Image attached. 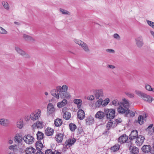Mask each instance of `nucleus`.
I'll return each instance as SVG.
<instances>
[{
    "instance_id": "obj_25",
    "label": "nucleus",
    "mask_w": 154,
    "mask_h": 154,
    "mask_svg": "<svg viewBox=\"0 0 154 154\" xmlns=\"http://www.w3.org/2000/svg\"><path fill=\"white\" fill-rule=\"evenodd\" d=\"M80 46L86 52L89 53L90 52V50L88 45L84 42H83Z\"/></svg>"
},
{
    "instance_id": "obj_10",
    "label": "nucleus",
    "mask_w": 154,
    "mask_h": 154,
    "mask_svg": "<svg viewBox=\"0 0 154 154\" xmlns=\"http://www.w3.org/2000/svg\"><path fill=\"white\" fill-rule=\"evenodd\" d=\"M64 137V133L63 132H57L55 137L56 141L58 143H61L63 141Z\"/></svg>"
},
{
    "instance_id": "obj_8",
    "label": "nucleus",
    "mask_w": 154,
    "mask_h": 154,
    "mask_svg": "<svg viewBox=\"0 0 154 154\" xmlns=\"http://www.w3.org/2000/svg\"><path fill=\"white\" fill-rule=\"evenodd\" d=\"M23 139L25 142L28 144H32L34 141L33 137L30 134H27L23 137Z\"/></svg>"
},
{
    "instance_id": "obj_19",
    "label": "nucleus",
    "mask_w": 154,
    "mask_h": 154,
    "mask_svg": "<svg viewBox=\"0 0 154 154\" xmlns=\"http://www.w3.org/2000/svg\"><path fill=\"white\" fill-rule=\"evenodd\" d=\"M77 117L80 120L83 119L85 117L84 112L82 109L79 110L77 112Z\"/></svg>"
},
{
    "instance_id": "obj_64",
    "label": "nucleus",
    "mask_w": 154,
    "mask_h": 154,
    "mask_svg": "<svg viewBox=\"0 0 154 154\" xmlns=\"http://www.w3.org/2000/svg\"><path fill=\"white\" fill-rule=\"evenodd\" d=\"M8 143L9 144H11L13 143V140H9Z\"/></svg>"
},
{
    "instance_id": "obj_5",
    "label": "nucleus",
    "mask_w": 154,
    "mask_h": 154,
    "mask_svg": "<svg viewBox=\"0 0 154 154\" xmlns=\"http://www.w3.org/2000/svg\"><path fill=\"white\" fill-rule=\"evenodd\" d=\"M128 143V146L129 147V149L131 154H137L139 151L138 148L135 146H132V143L129 141Z\"/></svg>"
},
{
    "instance_id": "obj_37",
    "label": "nucleus",
    "mask_w": 154,
    "mask_h": 154,
    "mask_svg": "<svg viewBox=\"0 0 154 154\" xmlns=\"http://www.w3.org/2000/svg\"><path fill=\"white\" fill-rule=\"evenodd\" d=\"M103 100L100 98L99 99L96 103V107H99L102 105L103 106Z\"/></svg>"
},
{
    "instance_id": "obj_36",
    "label": "nucleus",
    "mask_w": 154,
    "mask_h": 154,
    "mask_svg": "<svg viewBox=\"0 0 154 154\" xmlns=\"http://www.w3.org/2000/svg\"><path fill=\"white\" fill-rule=\"evenodd\" d=\"M69 127L70 130L72 131H74L76 128L75 125L73 123H70L69 125Z\"/></svg>"
},
{
    "instance_id": "obj_44",
    "label": "nucleus",
    "mask_w": 154,
    "mask_h": 154,
    "mask_svg": "<svg viewBox=\"0 0 154 154\" xmlns=\"http://www.w3.org/2000/svg\"><path fill=\"white\" fill-rule=\"evenodd\" d=\"M122 122V120L120 118H118L117 119H115V123H114L115 124V126H117V125L120 123H121Z\"/></svg>"
},
{
    "instance_id": "obj_34",
    "label": "nucleus",
    "mask_w": 154,
    "mask_h": 154,
    "mask_svg": "<svg viewBox=\"0 0 154 154\" xmlns=\"http://www.w3.org/2000/svg\"><path fill=\"white\" fill-rule=\"evenodd\" d=\"M113 124V122L111 120L109 121L106 124V128L107 130L106 131V133H109V130L112 127V125Z\"/></svg>"
},
{
    "instance_id": "obj_27",
    "label": "nucleus",
    "mask_w": 154,
    "mask_h": 154,
    "mask_svg": "<svg viewBox=\"0 0 154 154\" xmlns=\"http://www.w3.org/2000/svg\"><path fill=\"white\" fill-rule=\"evenodd\" d=\"M120 148V145L118 144H116L110 147V149L113 152H115L119 150Z\"/></svg>"
},
{
    "instance_id": "obj_49",
    "label": "nucleus",
    "mask_w": 154,
    "mask_h": 154,
    "mask_svg": "<svg viewBox=\"0 0 154 154\" xmlns=\"http://www.w3.org/2000/svg\"><path fill=\"white\" fill-rule=\"evenodd\" d=\"M0 33L5 34L7 33V32L3 28L0 26Z\"/></svg>"
},
{
    "instance_id": "obj_55",
    "label": "nucleus",
    "mask_w": 154,
    "mask_h": 154,
    "mask_svg": "<svg viewBox=\"0 0 154 154\" xmlns=\"http://www.w3.org/2000/svg\"><path fill=\"white\" fill-rule=\"evenodd\" d=\"M87 99L90 100H93L94 99V97L93 95L87 97Z\"/></svg>"
},
{
    "instance_id": "obj_57",
    "label": "nucleus",
    "mask_w": 154,
    "mask_h": 154,
    "mask_svg": "<svg viewBox=\"0 0 154 154\" xmlns=\"http://www.w3.org/2000/svg\"><path fill=\"white\" fill-rule=\"evenodd\" d=\"M108 67L111 69H113L115 68V67L112 65H108Z\"/></svg>"
},
{
    "instance_id": "obj_1",
    "label": "nucleus",
    "mask_w": 154,
    "mask_h": 154,
    "mask_svg": "<svg viewBox=\"0 0 154 154\" xmlns=\"http://www.w3.org/2000/svg\"><path fill=\"white\" fill-rule=\"evenodd\" d=\"M68 88L66 85H63L62 87L58 86L55 89H54L51 91V94L54 97L58 99L60 96L61 98L67 97L66 92Z\"/></svg>"
},
{
    "instance_id": "obj_61",
    "label": "nucleus",
    "mask_w": 154,
    "mask_h": 154,
    "mask_svg": "<svg viewBox=\"0 0 154 154\" xmlns=\"http://www.w3.org/2000/svg\"><path fill=\"white\" fill-rule=\"evenodd\" d=\"M29 117H28V116L27 117H26L25 118V120L26 121H28L29 120Z\"/></svg>"
},
{
    "instance_id": "obj_14",
    "label": "nucleus",
    "mask_w": 154,
    "mask_h": 154,
    "mask_svg": "<svg viewBox=\"0 0 154 154\" xmlns=\"http://www.w3.org/2000/svg\"><path fill=\"white\" fill-rule=\"evenodd\" d=\"M55 111L53 105L51 103H49L47 107V113L48 115L53 114Z\"/></svg>"
},
{
    "instance_id": "obj_13",
    "label": "nucleus",
    "mask_w": 154,
    "mask_h": 154,
    "mask_svg": "<svg viewBox=\"0 0 154 154\" xmlns=\"http://www.w3.org/2000/svg\"><path fill=\"white\" fill-rule=\"evenodd\" d=\"M76 139L75 138L69 139L66 141L64 146L67 148H68L73 145L75 142Z\"/></svg>"
},
{
    "instance_id": "obj_33",
    "label": "nucleus",
    "mask_w": 154,
    "mask_h": 154,
    "mask_svg": "<svg viewBox=\"0 0 154 154\" xmlns=\"http://www.w3.org/2000/svg\"><path fill=\"white\" fill-rule=\"evenodd\" d=\"M37 139L38 141H40L43 138L44 134L42 132L38 131L36 134Z\"/></svg>"
},
{
    "instance_id": "obj_56",
    "label": "nucleus",
    "mask_w": 154,
    "mask_h": 154,
    "mask_svg": "<svg viewBox=\"0 0 154 154\" xmlns=\"http://www.w3.org/2000/svg\"><path fill=\"white\" fill-rule=\"evenodd\" d=\"M106 51L109 53H114L115 52L114 50L111 49H107L106 50Z\"/></svg>"
},
{
    "instance_id": "obj_21",
    "label": "nucleus",
    "mask_w": 154,
    "mask_h": 154,
    "mask_svg": "<svg viewBox=\"0 0 154 154\" xmlns=\"http://www.w3.org/2000/svg\"><path fill=\"white\" fill-rule=\"evenodd\" d=\"M105 113L103 112L100 111L97 112L95 115V117L99 119H103L105 116Z\"/></svg>"
},
{
    "instance_id": "obj_11",
    "label": "nucleus",
    "mask_w": 154,
    "mask_h": 154,
    "mask_svg": "<svg viewBox=\"0 0 154 154\" xmlns=\"http://www.w3.org/2000/svg\"><path fill=\"white\" fill-rule=\"evenodd\" d=\"M145 139V137L141 135H139L135 139H136L135 143L138 146L142 145Z\"/></svg>"
},
{
    "instance_id": "obj_59",
    "label": "nucleus",
    "mask_w": 154,
    "mask_h": 154,
    "mask_svg": "<svg viewBox=\"0 0 154 154\" xmlns=\"http://www.w3.org/2000/svg\"><path fill=\"white\" fill-rule=\"evenodd\" d=\"M153 126V125L152 124L150 125L147 128V129H149L150 128H151Z\"/></svg>"
},
{
    "instance_id": "obj_35",
    "label": "nucleus",
    "mask_w": 154,
    "mask_h": 154,
    "mask_svg": "<svg viewBox=\"0 0 154 154\" xmlns=\"http://www.w3.org/2000/svg\"><path fill=\"white\" fill-rule=\"evenodd\" d=\"M86 122L87 125H90L94 122V119L92 117L88 118L86 120Z\"/></svg>"
},
{
    "instance_id": "obj_62",
    "label": "nucleus",
    "mask_w": 154,
    "mask_h": 154,
    "mask_svg": "<svg viewBox=\"0 0 154 154\" xmlns=\"http://www.w3.org/2000/svg\"><path fill=\"white\" fill-rule=\"evenodd\" d=\"M150 32L151 34L152 35L153 38H154V32L152 31H151Z\"/></svg>"
},
{
    "instance_id": "obj_12",
    "label": "nucleus",
    "mask_w": 154,
    "mask_h": 154,
    "mask_svg": "<svg viewBox=\"0 0 154 154\" xmlns=\"http://www.w3.org/2000/svg\"><path fill=\"white\" fill-rule=\"evenodd\" d=\"M138 136L137 131L134 130L132 131L129 136V139L130 140L129 141H131V140L135 139Z\"/></svg>"
},
{
    "instance_id": "obj_51",
    "label": "nucleus",
    "mask_w": 154,
    "mask_h": 154,
    "mask_svg": "<svg viewBox=\"0 0 154 154\" xmlns=\"http://www.w3.org/2000/svg\"><path fill=\"white\" fill-rule=\"evenodd\" d=\"M82 101L80 99H76L74 100V103L75 104L79 105L81 103H82Z\"/></svg>"
},
{
    "instance_id": "obj_40",
    "label": "nucleus",
    "mask_w": 154,
    "mask_h": 154,
    "mask_svg": "<svg viewBox=\"0 0 154 154\" xmlns=\"http://www.w3.org/2000/svg\"><path fill=\"white\" fill-rule=\"evenodd\" d=\"M52 151L51 149H48L45 152V154H56L57 151L54 150Z\"/></svg>"
},
{
    "instance_id": "obj_30",
    "label": "nucleus",
    "mask_w": 154,
    "mask_h": 154,
    "mask_svg": "<svg viewBox=\"0 0 154 154\" xmlns=\"http://www.w3.org/2000/svg\"><path fill=\"white\" fill-rule=\"evenodd\" d=\"M103 95V91L101 90L96 91L95 94V97L97 99H99L100 97L102 96Z\"/></svg>"
},
{
    "instance_id": "obj_43",
    "label": "nucleus",
    "mask_w": 154,
    "mask_h": 154,
    "mask_svg": "<svg viewBox=\"0 0 154 154\" xmlns=\"http://www.w3.org/2000/svg\"><path fill=\"white\" fill-rule=\"evenodd\" d=\"M60 12H62V14H66V15H69V12L68 11L62 8H60Z\"/></svg>"
},
{
    "instance_id": "obj_54",
    "label": "nucleus",
    "mask_w": 154,
    "mask_h": 154,
    "mask_svg": "<svg viewBox=\"0 0 154 154\" xmlns=\"http://www.w3.org/2000/svg\"><path fill=\"white\" fill-rule=\"evenodd\" d=\"M128 110L129 111V114H130V117H133L135 116V113L132 111H130V110L128 108Z\"/></svg>"
},
{
    "instance_id": "obj_15",
    "label": "nucleus",
    "mask_w": 154,
    "mask_h": 154,
    "mask_svg": "<svg viewBox=\"0 0 154 154\" xmlns=\"http://www.w3.org/2000/svg\"><path fill=\"white\" fill-rule=\"evenodd\" d=\"M136 43L137 46L139 48L142 47L143 44V38L140 36L135 39Z\"/></svg>"
},
{
    "instance_id": "obj_52",
    "label": "nucleus",
    "mask_w": 154,
    "mask_h": 154,
    "mask_svg": "<svg viewBox=\"0 0 154 154\" xmlns=\"http://www.w3.org/2000/svg\"><path fill=\"white\" fill-rule=\"evenodd\" d=\"M113 37L115 39L118 40H119L120 39V36L117 33L114 34L113 35Z\"/></svg>"
},
{
    "instance_id": "obj_26",
    "label": "nucleus",
    "mask_w": 154,
    "mask_h": 154,
    "mask_svg": "<svg viewBox=\"0 0 154 154\" xmlns=\"http://www.w3.org/2000/svg\"><path fill=\"white\" fill-rule=\"evenodd\" d=\"M36 148L38 150H41L43 147V146L40 141H38L35 143Z\"/></svg>"
},
{
    "instance_id": "obj_46",
    "label": "nucleus",
    "mask_w": 154,
    "mask_h": 154,
    "mask_svg": "<svg viewBox=\"0 0 154 154\" xmlns=\"http://www.w3.org/2000/svg\"><path fill=\"white\" fill-rule=\"evenodd\" d=\"M112 104L115 106H119V102L117 99L114 100L112 101Z\"/></svg>"
},
{
    "instance_id": "obj_42",
    "label": "nucleus",
    "mask_w": 154,
    "mask_h": 154,
    "mask_svg": "<svg viewBox=\"0 0 154 154\" xmlns=\"http://www.w3.org/2000/svg\"><path fill=\"white\" fill-rule=\"evenodd\" d=\"M110 100L109 98H107L105 99L104 101L103 100V106H106L109 102Z\"/></svg>"
},
{
    "instance_id": "obj_9",
    "label": "nucleus",
    "mask_w": 154,
    "mask_h": 154,
    "mask_svg": "<svg viewBox=\"0 0 154 154\" xmlns=\"http://www.w3.org/2000/svg\"><path fill=\"white\" fill-rule=\"evenodd\" d=\"M128 136H127L125 134H124L118 138V142L121 143H126L128 144V143L129 141L128 140Z\"/></svg>"
},
{
    "instance_id": "obj_6",
    "label": "nucleus",
    "mask_w": 154,
    "mask_h": 154,
    "mask_svg": "<svg viewBox=\"0 0 154 154\" xmlns=\"http://www.w3.org/2000/svg\"><path fill=\"white\" fill-rule=\"evenodd\" d=\"M128 108H125L122 106H119L117 108V110L119 113L123 114L125 113V116H128L129 114V111L128 110Z\"/></svg>"
},
{
    "instance_id": "obj_3",
    "label": "nucleus",
    "mask_w": 154,
    "mask_h": 154,
    "mask_svg": "<svg viewBox=\"0 0 154 154\" xmlns=\"http://www.w3.org/2000/svg\"><path fill=\"white\" fill-rule=\"evenodd\" d=\"M104 112L107 119H112L115 116V111L114 109H106L104 110Z\"/></svg>"
},
{
    "instance_id": "obj_60",
    "label": "nucleus",
    "mask_w": 154,
    "mask_h": 154,
    "mask_svg": "<svg viewBox=\"0 0 154 154\" xmlns=\"http://www.w3.org/2000/svg\"><path fill=\"white\" fill-rule=\"evenodd\" d=\"M83 132V131L82 129H80V130H79L78 133L79 134H81Z\"/></svg>"
},
{
    "instance_id": "obj_58",
    "label": "nucleus",
    "mask_w": 154,
    "mask_h": 154,
    "mask_svg": "<svg viewBox=\"0 0 154 154\" xmlns=\"http://www.w3.org/2000/svg\"><path fill=\"white\" fill-rule=\"evenodd\" d=\"M35 154H44V153L42 152L41 150H38Z\"/></svg>"
},
{
    "instance_id": "obj_18",
    "label": "nucleus",
    "mask_w": 154,
    "mask_h": 154,
    "mask_svg": "<svg viewBox=\"0 0 154 154\" xmlns=\"http://www.w3.org/2000/svg\"><path fill=\"white\" fill-rule=\"evenodd\" d=\"M25 152L26 154H34L35 149L32 147H29L26 148Z\"/></svg>"
},
{
    "instance_id": "obj_7",
    "label": "nucleus",
    "mask_w": 154,
    "mask_h": 154,
    "mask_svg": "<svg viewBox=\"0 0 154 154\" xmlns=\"http://www.w3.org/2000/svg\"><path fill=\"white\" fill-rule=\"evenodd\" d=\"M15 49L16 51L19 54L23 57L24 58H29L30 57V56L29 54L19 47H15Z\"/></svg>"
},
{
    "instance_id": "obj_2",
    "label": "nucleus",
    "mask_w": 154,
    "mask_h": 154,
    "mask_svg": "<svg viewBox=\"0 0 154 154\" xmlns=\"http://www.w3.org/2000/svg\"><path fill=\"white\" fill-rule=\"evenodd\" d=\"M135 92L144 101L151 103L154 100V99L150 96L138 90H135Z\"/></svg>"
},
{
    "instance_id": "obj_24",
    "label": "nucleus",
    "mask_w": 154,
    "mask_h": 154,
    "mask_svg": "<svg viewBox=\"0 0 154 154\" xmlns=\"http://www.w3.org/2000/svg\"><path fill=\"white\" fill-rule=\"evenodd\" d=\"M67 103V100L64 99L61 102L58 103H57V106L59 108H61L66 105Z\"/></svg>"
},
{
    "instance_id": "obj_39",
    "label": "nucleus",
    "mask_w": 154,
    "mask_h": 154,
    "mask_svg": "<svg viewBox=\"0 0 154 154\" xmlns=\"http://www.w3.org/2000/svg\"><path fill=\"white\" fill-rule=\"evenodd\" d=\"M2 5H3V6L4 8L8 10L9 8V6L8 4V3L6 2L3 1L2 3Z\"/></svg>"
},
{
    "instance_id": "obj_20",
    "label": "nucleus",
    "mask_w": 154,
    "mask_h": 154,
    "mask_svg": "<svg viewBox=\"0 0 154 154\" xmlns=\"http://www.w3.org/2000/svg\"><path fill=\"white\" fill-rule=\"evenodd\" d=\"M141 149L144 152L148 153L151 150V147L149 145H144L142 146Z\"/></svg>"
},
{
    "instance_id": "obj_17",
    "label": "nucleus",
    "mask_w": 154,
    "mask_h": 154,
    "mask_svg": "<svg viewBox=\"0 0 154 154\" xmlns=\"http://www.w3.org/2000/svg\"><path fill=\"white\" fill-rule=\"evenodd\" d=\"M10 123L9 120L5 119H0V125L4 126H8Z\"/></svg>"
},
{
    "instance_id": "obj_47",
    "label": "nucleus",
    "mask_w": 154,
    "mask_h": 154,
    "mask_svg": "<svg viewBox=\"0 0 154 154\" xmlns=\"http://www.w3.org/2000/svg\"><path fill=\"white\" fill-rule=\"evenodd\" d=\"M15 147H17L15 145H13L9 146V148L10 149L13 150L14 152H16L17 151V148H15Z\"/></svg>"
},
{
    "instance_id": "obj_22",
    "label": "nucleus",
    "mask_w": 154,
    "mask_h": 154,
    "mask_svg": "<svg viewBox=\"0 0 154 154\" xmlns=\"http://www.w3.org/2000/svg\"><path fill=\"white\" fill-rule=\"evenodd\" d=\"M43 123L42 122L38 121L36 122V123H34L32 125V127L33 128H35V127H36L37 128L39 129L43 128Z\"/></svg>"
},
{
    "instance_id": "obj_29",
    "label": "nucleus",
    "mask_w": 154,
    "mask_h": 154,
    "mask_svg": "<svg viewBox=\"0 0 154 154\" xmlns=\"http://www.w3.org/2000/svg\"><path fill=\"white\" fill-rule=\"evenodd\" d=\"M22 138V137L20 136L19 134H17L14 137V140L15 142H17V143H19L21 142Z\"/></svg>"
},
{
    "instance_id": "obj_31",
    "label": "nucleus",
    "mask_w": 154,
    "mask_h": 154,
    "mask_svg": "<svg viewBox=\"0 0 154 154\" xmlns=\"http://www.w3.org/2000/svg\"><path fill=\"white\" fill-rule=\"evenodd\" d=\"M23 38L26 40L33 42L35 41L34 39L31 36L25 34L23 35Z\"/></svg>"
},
{
    "instance_id": "obj_38",
    "label": "nucleus",
    "mask_w": 154,
    "mask_h": 154,
    "mask_svg": "<svg viewBox=\"0 0 154 154\" xmlns=\"http://www.w3.org/2000/svg\"><path fill=\"white\" fill-rule=\"evenodd\" d=\"M17 127L20 129L22 128L23 126V122L22 120H20L18 122L17 124Z\"/></svg>"
},
{
    "instance_id": "obj_23",
    "label": "nucleus",
    "mask_w": 154,
    "mask_h": 154,
    "mask_svg": "<svg viewBox=\"0 0 154 154\" xmlns=\"http://www.w3.org/2000/svg\"><path fill=\"white\" fill-rule=\"evenodd\" d=\"M54 133V130L51 128H48L45 130V133L48 136L52 135Z\"/></svg>"
},
{
    "instance_id": "obj_32",
    "label": "nucleus",
    "mask_w": 154,
    "mask_h": 154,
    "mask_svg": "<svg viewBox=\"0 0 154 154\" xmlns=\"http://www.w3.org/2000/svg\"><path fill=\"white\" fill-rule=\"evenodd\" d=\"M62 120L60 119H57L54 121V124L57 127L60 126L62 124Z\"/></svg>"
},
{
    "instance_id": "obj_50",
    "label": "nucleus",
    "mask_w": 154,
    "mask_h": 154,
    "mask_svg": "<svg viewBox=\"0 0 154 154\" xmlns=\"http://www.w3.org/2000/svg\"><path fill=\"white\" fill-rule=\"evenodd\" d=\"M74 42L76 44L79 45H81V44L83 43V42L80 40H79L77 39H75L74 40Z\"/></svg>"
},
{
    "instance_id": "obj_45",
    "label": "nucleus",
    "mask_w": 154,
    "mask_h": 154,
    "mask_svg": "<svg viewBox=\"0 0 154 154\" xmlns=\"http://www.w3.org/2000/svg\"><path fill=\"white\" fill-rule=\"evenodd\" d=\"M125 94L127 96L131 98H134V94L129 92H125Z\"/></svg>"
},
{
    "instance_id": "obj_4",
    "label": "nucleus",
    "mask_w": 154,
    "mask_h": 154,
    "mask_svg": "<svg viewBox=\"0 0 154 154\" xmlns=\"http://www.w3.org/2000/svg\"><path fill=\"white\" fill-rule=\"evenodd\" d=\"M41 113V111L40 109L36 110L30 114V118L33 121L36 120L40 117Z\"/></svg>"
},
{
    "instance_id": "obj_53",
    "label": "nucleus",
    "mask_w": 154,
    "mask_h": 154,
    "mask_svg": "<svg viewBox=\"0 0 154 154\" xmlns=\"http://www.w3.org/2000/svg\"><path fill=\"white\" fill-rule=\"evenodd\" d=\"M146 22L151 27L153 26V25L154 24V22L149 20H147Z\"/></svg>"
},
{
    "instance_id": "obj_63",
    "label": "nucleus",
    "mask_w": 154,
    "mask_h": 154,
    "mask_svg": "<svg viewBox=\"0 0 154 154\" xmlns=\"http://www.w3.org/2000/svg\"><path fill=\"white\" fill-rule=\"evenodd\" d=\"M14 23L17 25H20V23L16 21L14 22Z\"/></svg>"
},
{
    "instance_id": "obj_41",
    "label": "nucleus",
    "mask_w": 154,
    "mask_h": 154,
    "mask_svg": "<svg viewBox=\"0 0 154 154\" xmlns=\"http://www.w3.org/2000/svg\"><path fill=\"white\" fill-rule=\"evenodd\" d=\"M143 116L140 115L138 117L137 122L140 125L143 124Z\"/></svg>"
},
{
    "instance_id": "obj_48",
    "label": "nucleus",
    "mask_w": 154,
    "mask_h": 154,
    "mask_svg": "<svg viewBox=\"0 0 154 154\" xmlns=\"http://www.w3.org/2000/svg\"><path fill=\"white\" fill-rule=\"evenodd\" d=\"M145 88L149 91H151L152 89L151 86L148 84H145Z\"/></svg>"
},
{
    "instance_id": "obj_16",
    "label": "nucleus",
    "mask_w": 154,
    "mask_h": 154,
    "mask_svg": "<svg viewBox=\"0 0 154 154\" xmlns=\"http://www.w3.org/2000/svg\"><path fill=\"white\" fill-rule=\"evenodd\" d=\"M67 108L66 107H64L62 109V112L63 114V118L67 120L70 118L71 114L69 112L67 111Z\"/></svg>"
},
{
    "instance_id": "obj_28",
    "label": "nucleus",
    "mask_w": 154,
    "mask_h": 154,
    "mask_svg": "<svg viewBox=\"0 0 154 154\" xmlns=\"http://www.w3.org/2000/svg\"><path fill=\"white\" fill-rule=\"evenodd\" d=\"M122 106L125 108H128L129 105V103L128 101L125 98L122 99Z\"/></svg>"
}]
</instances>
